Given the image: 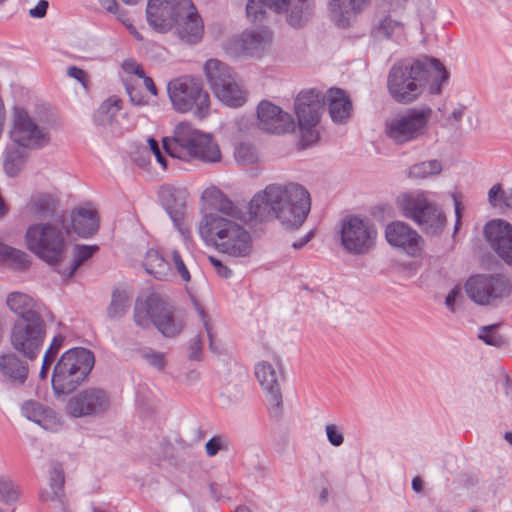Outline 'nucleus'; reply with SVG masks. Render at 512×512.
Returning <instances> with one entry per match:
<instances>
[{
    "label": "nucleus",
    "mask_w": 512,
    "mask_h": 512,
    "mask_svg": "<svg viewBox=\"0 0 512 512\" xmlns=\"http://www.w3.org/2000/svg\"><path fill=\"white\" fill-rule=\"evenodd\" d=\"M57 205L58 201L52 195L41 194L31 198L26 211L35 219L45 220L54 217Z\"/></svg>",
    "instance_id": "obj_34"
},
{
    "label": "nucleus",
    "mask_w": 512,
    "mask_h": 512,
    "mask_svg": "<svg viewBox=\"0 0 512 512\" xmlns=\"http://www.w3.org/2000/svg\"><path fill=\"white\" fill-rule=\"evenodd\" d=\"M64 486V473L60 466H56L50 473L49 487L40 493L42 502L55 501L61 498Z\"/></svg>",
    "instance_id": "obj_38"
},
{
    "label": "nucleus",
    "mask_w": 512,
    "mask_h": 512,
    "mask_svg": "<svg viewBox=\"0 0 512 512\" xmlns=\"http://www.w3.org/2000/svg\"><path fill=\"white\" fill-rule=\"evenodd\" d=\"M329 114L333 122L344 123L352 113V103L345 91L331 88L328 93Z\"/></svg>",
    "instance_id": "obj_31"
},
{
    "label": "nucleus",
    "mask_w": 512,
    "mask_h": 512,
    "mask_svg": "<svg viewBox=\"0 0 512 512\" xmlns=\"http://www.w3.org/2000/svg\"><path fill=\"white\" fill-rule=\"evenodd\" d=\"M372 0H327L331 19L339 26L346 27L355 15L366 9Z\"/></svg>",
    "instance_id": "obj_26"
},
{
    "label": "nucleus",
    "mask_w": 512,
    "mask_h": 512,
    "mask_svg": "<svg viewBox=\"0 0 512 512\" xmlns=\"http://www.w3.org/2000/svg\"><path fill=\"white\" fill-rule=\"evenodd\" d=\"M442 163L437 159L423 161L412 165L408 169V176L411 179H425L440 174Z\"/></svg>",
    "instance_id": "obj_41"
},
{
    "label": "nucleus",
    "mask_w": 512,
    "mask_h": 512,
    "mask_svg": "<svg viewBox=\"0 0 512 512\" xmlns=\"http://www.w3.org/2000/svg\"><path fill=\"white\" fill-rule=\"evenodd\" d=\"M338 234L343 250L352 255H364L374 247L377 230L369 220L348 215L341 220Z\"/></svg>",
    "instance_id": "obj_13"
},
{
    "label": "nucleus",
    "mask_w": 512,
    "mask_h": 512,
    "mask_svg": "<svg viewBox=\"0 0 512 512\" xmlns=\"http://www.w3.org/2000/svg\"><path fill=\"white\" fill-rule=\"evenodd\" d=\"M64 336L58 334L53 339L49 346V348L46 350L44 355H48V357L55 360L59 350L61 349L63 343H64Z\"/></svg>",
    "instance_id": "obj_59"
},
{
    "label": "nucleus",
    "mask_w": 512,
    "mask_h": 512,
    "mask_svg": "<svg viewBox=\"0 0 512 512\" xmlns=\"http://www.w3.org/2000/svg\"><path fill=\"white\" fill-rule=\"evenodd\" d=\"M48 6V1L40 0L34 8L29 10V15L33 18H43L46 15Z\"/></svg>",
    "instance_id": "obj_61"
},
{
    "label": "nucleus",
    "mask_w": 512,
    "mask_h": 512,
    "mask_svg": "<svg viewBox=\"0 0 512 512\" xmlns=\"http://www.w3.org/2000/svg\"><path fill=\"white\" fill-rule=\"evenodd\" d=\"M110 402V396L104 389L90 387L73 395L66 408L75 418L99 416L109 409Z\"/></svg>",
    "instance_id": "obj_17"
},
{
    "label": "nucleus",
    "mask_w": 512,
    "mask_h": 512,
    "mask_svg": "<svg viewBox=\"0 0 512 512\" xmlns=\"http://www.w3.org/2000/svg\"><path fill=\"white\" fill-rule=\"evenodd\" d=\"M0 262H10L18 266H24L27 263V254L0 241Z\"/></svg>",
    "instance_id": "obj_42"
},
{
    "label": "nucleus",
    "mask_w": 512,
    "mask_h": 512,
    "mask_svg": "<svg viewBox=\"0 0 512 512\" xmlns=\"http://www.w3.org/2000/svg\"><path fill=\"white\" fill-rule=\"evenodd\" d=\"M467 296L476 304L497 305L511 292L509 280L500 274H477L471 276L466 284Z\"/></svg>",
    "instance_id": "obj_15"
},
{
    "label": "nucleus",
    "mask_w": 512,
    "mask_h": 512,
    "mask_svg": "<svg viewBox=\"0 0 512 512\" xmlns=\"http://www.w3.org/2000/svg\"><path fill=\"white\" fill-rule=\"evenodd\" d=\"M27 248L50 265L61 262L66 251L62 229L51 223L30 225L25 233Z\"/></svg>",
    "instance_id": "obj_10"
},
{
    "label": "nucleus",
    "mask_w": 512,
    "mask_h": 512,
    "mask_svg": "<svg viewBox=\"0 0 512 512\" xmlns=\"http://www.w3.org/2000/svg\"><path fill=\"white\" fill-rule=\"evenodd\" d=\"M17 485L9 478L0 477V502L12 503L18 499Z\"/></svg>",
    "instance_id": "obj_44"
},
{
    "label": "nucleus",
    "mask_w": 512,
    "mask_h": 512,
    "mask_svg": "<svg viewBox=\"0 0 512 512\" xmlns=\"http://www.w3.org/2000/svg\"><path fill=\"white\" fill-rule=\"evenodd\" d=\"M21 412L28 420L33 421L47 431L55 432L61 427V421L57 413L37 401L24 402Z\"/></svg>",
    "instance_id": "obj_24"
},
{
    "label": "nucleus",
    "mask_w": 512,
    "mask_h": 512,
    "mask_svg": "<svg viewBox=\"0 0 512 512\" xmlns=\"http://www.w3.org/2000/svg\"><path fill=\"white\" fill-rule=\"evenodd\" d=\"M9 136L14 144L22 148L41 149L51 140L49 129L39 125L22 107H14Z\"/></svg>",
    "instance_id": "obj_14"
},
{
    "label": "nucleus",
    "mask_w": 512,
    "mask_h": 512,
    "mask_svg": "<svg viewBox=\"0 0 512 512\" xmlns=\"http://www.w3.org/2000/svg\"><path fill=\"white\" fill-rule=\"evenodd\" d=\"M447 79L448 72L438 59L421 56L395 62L387 74L386 87L396 103L407 105L416 101L426 89L430 94H439Z\"/></svg>",
    "instance_id": "obj_1"
},
{
    "label": "nucleus",
    "mask_w": 512,
    "mask_h": 512,
    "mask_svg": "<svg viewBox=\"0 0 512 512\" xmlns=\"http://www.w3.org/2000/svg\"><path fill=\"white\" fill-rule=\"evenodd\" d=\"M255 376L266 393L270 413L278 416L282 409V392L280 381L283 379L281 363L276 359V366L267 361H261L255 366Z\"/></svg>",
    "instance_id": "obj_18"
},
{
    "label": "nucleus",
    "mask_w": 512,
    "mask_h": 512,
    "mask_svg": "<svg viewBox=\"0 0 512 512\" xmlns=\"http://www.w3.org/2000/svg\"><path fill=\"white\" fill-rule=\"evenodd\" d=\"M146 20L158 33L175 28L177 36L186 43H196L203 34L202 20L191 0H148Z\"/></svg>",
    "instance_id": "obj_3"
},
{
    "label": "nucleus",
    "mask_w": 512,
    "mask_h": 512,
    "mask_svg": "<svg viewBox=\"0 0 512 512\" xmlns=\"http://www.w3.org/2000/svg\"><path fill=\"white\" fill-rule=\"evenodd\" d=\"M121 103L122 101L117 97H109L105 100L94 114L95 123L104 127L111 126L121 110Z\"/></svg>",
    "instance_id": "obj_37"
},
{
    "label": "nucleus",
    "mask_w": 512,
    "mask_h": 512,
    "mask_svg": "<svg viewBox=\"0 0 512 512\" xmlns=\"http://www.w3.org/2000/svg\"><path fill=\"white\" fill-rule=\"evenodd\" d=\"M45 335L46 324L43 318L16 320L11 328L10 344L18 353L34 360L42 349Z\"/></svg>",
    "instance_id": "obj_16"
},
{
    "label": "nucleus",
    "mask_w": 512,
    "mask_h": 512,
    "mask_svg": "<svg viewBox=\"0 0 512 512\" xmlns=\"http://www.w3.org/2000/svg\"><path fill=\"white\" fill-rule=\"evenodd\" d=\"M312 237H313V232L310 231L305 236H303L299 240L295 241L292 244V247L294 249H296V250L301 249L302 247H304L312 239Z\"/></svg>",
    "instance_id": "obj_64"
},
{
    "label": "nucleus",
    "mask_w": 512,
    "mask_h": 512,
    "mask_svg": "<svg viewBox=\"0 0 512 512\" xmlns=\"http://www.w3.org/2000/svg\"><path fill=\"white\" fill-rule=\"evenodd\" d=\"M143 265L146 272L158 280H167L171 276L169 262L156 250L147 251Z\"/></svg>",
    "instance_id": "obj_35"
},
{
    "label": "nucleus",
    "mask_w": 512,
    "mask_h": 512,
    "mask_svg": "<svg viewBox=\"0 0 512 512\" xmlns=\"http://www.w3.org/2000/svg\"><path fill=\"white\" fill-rule=\"evenodd\" d=\"M171 258L174 268L178 275L180 276V278L184 282H189L191 279V275L179 251L173 250L171 252Z\"/></svg>",
    "instance_id": "obj_53"
},
{
    "label": "nucleus",
    "mask_w": 512,
    "mask_h": 512,
    "mask_svg": "<svg viewBox=\"0 0 512 512\" xmlns=\"http://www.w3.org/2000/svg\"><path fill=\"white\" fill-rule=\"evenodd\" d=\"M221 450H228V441L222 436H214L205 444V451L209 457H214Z\"/></svg>",
    "instance_id": "obj_51"
},
{
    "label": "nucleus",
    "mask_w": 512,
    "mask_h": 512,
    "mask_svg": "<svg viewBox=\"0 0 512 512\" xmlns=\"http://www.w3.org/2000/svg\"><path fill=\"white\" fill-rule=\"evenodd\" d=\"M385 237L387 242L411 257H418L424 250V239L407 223L395 221L386 226Z\"/></svg>",
    "instance_id": "obj_19"
},
{
    "label": "nucleus",
    "mask_w": 512,
    "mask_h": 512,
    "mask_svg": "<svg viewBox=\"0 0 512 512\" xmlns=\"http://www.w3.org/2000/svg\"><path fill=\"white\" fill-rule=\"evenodd\" d=\"M313 8V0H289L282 14L286 15V20L290 26L298 28L310 19Z\"/></svg>",
    "instance_id": "obj_32"
},
{
    "label": "nucleus",
    "mask_w": 512,
    "mask_h": 512,
    "mask_svg": "<svg viewBox=\"0 0 512 512\" xmlns=\"http://www.w3.org/2000/svg\"><path fill=\"white\" fill-rule=\"evenodd\" d=\"M410 0H381L380 11L382 13H395V15L403 14Z\"/></svg>",
    "instance_id": "obj_50"
},
{
    "label": "nucleus",
    "mask_w": 512,
    "mask_h": 512,
    "mask_svg": "<svg viewBox=\"0 0 512 512\" xmlns=\"http://www.w3.org/2000/svg\"><path fill=\"white\" fill-rule=\"evenodd\" d=\"M163 148L173 158L186 162L215 164L221 161L219 145L210 133L196 129L189 122H180L171 137L163 138Z\"/></svg>",
    "instance_id": "obj_5"
},
{
    "label": "nucleus",
    "mask_w": 512,
    "mask_h": 512,
    "mask_svg": "<svg viewBox=\"0 0 512 512\" xmlns=\"http://www.w3.org/2000/svg\"><path fill=\"white\" fill-rule=\"evenodd\" d=\"M289 0H247L246 15L254 23H263L269 12L282 14Z\"/></svg>",
    "instance_id": "obj_29"
},
{
    "label": "nucleus",
    "mask_w": 512,
    "mask_h": 512,
    "mask_svg": "<svg viewBox=\"0 0 512 512\" xmlns=\"http://www.w3.org/2000/svg\"><path fill=\"white\" fill-rule=\"evenodd\" d=\"M93 353L83 347L64 352L55 363L51 384L56 395H68L82 384L93 369Z\"/></svg>",
    "instance_id": "obj_6"
},
{
    "label": "nucleus",
    "mask_w": 512,
    "mask_h": 512,
    "mask_svg": "<svg viewBox=\"0 0 512 512\" xmlns=\"http://www.w3.org/2000/svg\"><path fill=\"white\" fill-rule=\"evenodd\" d=\"M125 89L132 104L136 106H143L148 103V100L140 87L136 86L131 81L125 80Z\"/></svg>",
    "instance_id": "obj_48"
},
{
    "label": "nucleus",
    "mask_w": 512,
    "mask_h": 512,
    "mask_svg": "<svg viewBox=\"0 0 512 512\" xmlns=\"http://www.w3.org/2000/svg\"><path fill=\"white\" fill-rule=\"evenodd\" d=\"M8 308L19 316L17 320L31 321L42 318L38 311L36 301L29 295L22 292H11L6 298Z\"/></svg>",
    "instance_id": "obj_28"
},
{
    "label": "nucleus",
    "mask_w": 512,
    "mask_h": 512,
    "mask_svg": "<svg viewBox=\"0 0 512 512\" xmlns=\"http://www.w3.org/2000/svg\"><path fill=\"white\" fill-rule=\"evenodd\" d=\"M325 105V95L312 88L301 91L295 99V113L299 123L318 124Z\"/></svg>",
    "instance_id": "obj_23"
},
{
    "label": "nucleus",
    "mask_w": 512,
    "mask_h": 512,
    "mask_svg": "<svg viewBox=\"0 0 512 512\" xmlns=\"http://www.w3.org/2000/svg\"><path fill=\"white\" fill-rule=\"evenodd\" d=\"M130 297L125 291L115 290L107 308V316L112 320L121 319L130 307Z\"/></svg>",
    "instance_id": "obj_40"
},
{
    "label": "nucleus",
    "mask_w": 512,
    "mask_h": 512,
    "mask_svg": "<svg viewBox=\"0 0 512 512\" xmlns=\"http://www.w3.org/2000/svg\"><path fill=\"white\" fill-rule=\"evenodd\" d=\"M21 148L20 146H11L6 149L3 167L5 173L10 177L17 176L25 165L27 154Z\"/></svg>",
    "instance_id": "obj_39"
},
{
    "label": "nucleus",
    "mask_w": 512,
    "mask_h": 512,
    "mask_svg": "<svg viewBox=\"0 0 512 512\" xmlns=\"http://www.w3.org/2000/svg\"><path fill=\"white\" fill-rule=\"evenodd\" d=\"M273 41L271 30L266 27L244 31L237 40L241 51L248 55H260L270 48Z\"/></svg>",
    "instance_id": "obj_25"
},
{
    "label": "nucleus",
    "mask_w": 512,
    "mask_h": 512,
    "mask_svg": "<svg viewBox=\"0 0 512 512\" xmlns=\"http://www.w3.org/2000/svg\"><path fill=\"white\" fill-rule=\"evenodd\" d=\"M99 247L97 245H83L77 244L73 249V259L69 267L58 272L66 278H71L77 269L88 259H90L97 251Z\"/></svg>",
    "instance_id": "obj_36"
},
{
    "label": "nucleus",
    "mask_w": 512,
    "mask_h": 512,
    "mask_svg": "<svg viewBox=\"0 0 512 512\" xmlns=\"http://www.w3.org/2000/svg\"><path fill=\"white\" fill-rule=\"evenodd\" d=\"M203 342L199 335H195L189 345V359L199 361L201 359Z\"/></svg>",
    "instance_id": "obj_56"
},
{
    "label": "nucleus",
    "mask_w": 512,
    "mask_h": 512,
    "mask_svg": "<svg viewBox=\"0 0 512 512\" xmlns=\"http://www.w3.org/2000/svg\"><path fill=\"white\" fill-rule=\"evenodd\" d=\"M186 196L185 189L176 188L168 184L161 186L159 190L161 205L184 237L189 234V229L184 225Z\"/></svg>",
    "instance_id": "obj_22"
},
{
    "label": "nucleus",
    "mask_w": 512,
    "mask_h": 512,
    "mask_svg": "<svg viewBox=\"0 0 512 512\" xmlns=\"http://www.w3.org/2000/svg\"><path fill=\"white\" fill-rule=\"evenodd\" d=\"M207 82L215 96L230 107H240L246 102L247 93L231 67L218 59H208L204 64Z\"/></svg>",
    "instance_id": "obj_12"
},
{
    "label": "nucleus",
    "mask_w": 512,
    "mask_h": 512,
    "mask_svg": "<svg viewBox=\"0 0 512 512\" xmlns=\"http://www.w3.org/2000/svg\"><path fill=\"white\" fill-rule=\"evenodd\" d=\"M102 8L107 12L114 14L118 19V13L122 10L119 9V5L116 0H98Z\"/></svg>",
    "instance_id": "obj_62"
},
{
    "label": "nucleus",
    "mask_w": 512,
    "mask_h": 512,
    "mask_svg": "<svg viewBox=\"0 0 512 512\" xmlns=\"http://www.w3.org/2000/svg\"><path fill=\"white\" fill-rule=\"evenodd\" d=\"M73 231L82 238H87L97 232L99 227L98 216L95 211L78 209L72 214Z\"/></svg>",
    "instance_id": "obj_33"
},
{
    "label": "nucleus",
    "mask_w": 512,
    "mask_h": 512,
    "mask_svg": "<svg viewBox=\"0 0 512 512\" xmlns=\"http://www.w3.org/2000/svg\"><path fill=\"white\" fill-rule=\"evenodd\" d=\"M325 432L327 439L332 446L339 447L343 444L344 436L340 427L335 424H327Z\"/></svg>",
    "instance_id": "obj_54"
},
{
    "label": "nucleus",
    "mask_w": 512,
    "mask_h": 512,
    "mask_svg": "<svg viewBox=\"0 0 512 512\" xmlns=\"http://www.w3.org/2000/svg\"><path fill=\"white\" fill-rule=\"evenodd\" d=\"M67 75L78 80L84 87L87 86V73L83 69L70 66L67 68Z\"/></svg>",
    "instance_id": "obj_60"
},
{
    "label": "nucleus",
    "mask_w": 512,
    "mask_h": 512,
    "mask_svg": "<svg viewBox=\"0 0 512 512\" xmlns=\"http://www.w3.org/2000/svg\"><path fill=\"white\" fill-rule=\"evenodd\" d=\"M506 192L502 188L500 183L494 184L488 191V202L491 206L497 207L500 205H504V196H506Z\"/></svg>",
    "instance_id": "obj_55"
},
{
    "label": "nucleus",
    "mask_w": 512,
    "mask_h": 512,
    "mask_svg": "<svg viewBox=\"0 0 512 512\" xmlns=\"http://www.w3.org/2000/svg\"><path fill=\"white\" fill-rule=\"evenodd\" d=\"M458 295H459V291L456 289H452L446 296L445 304H446L447 308L450 309L451 311H454V303H455Z\"/></svg>",
    "instance_id": "obj_63"
},
{
    "label": "nucleus",
    "mask_w": 512,
    "mask_h": 512,
    "mask_svg": "<svg viewBox=\"0 0 512 512\" xmlns=\"http://www.w3.org/2000/svg\"><path fill=\"white\" fill-rule=\"evenodd\" d=\"M140 357L150 366L162 371L166 367L165 354L152 348L145 347L139 351Z\"/></svg>",
    "instance_id": "obj_43"
},
{
    "label": "nucleus",
    "mask_w": 512,
    "mask_h": 512,
    "mask_svg": "<svg viewBox=\"0 0 512 512\" xmlns=\"http://www.w3.org/2000/svg\"><path fill=\"white\" fill-rule=\"evenodd\" d=\"M133 320L142 329L155 326L165 337H174L182 330V324L174 318L172 306L156 297L137 299Z\"/></svg>",
    "instance_id": "obj_11"
},
{
    "label": "nucleus",
    "mask_w": 512,
    "mask_h": 512,
    "mask_svg": "<svg viewBox=\"0 0 512 512\" xmlns=\"http://www.w3.org/2000/svg\"><path fill=\"white\" fill-rule=\"evenodd\" d=\"M484 234L496 255L512 266V225L505 220H492L485 225Z\"/></svg>",
    "instance_id": "obj_20"
},
{
    "label": "nucleus",
    "mask_w": 512,
    "mask_h": 512,
    "mask_svg": "<svg viewBox=\"0 0 512 512\" xmlns=\"http://www.w3.org/2000/svg\"><path fill=\"white\" fill-rule=\"evenodd\" d=\"M311 210L308 190L296 182L272 183L257 192L249 203L255 219H277L286 228H299Z\"/></svg>",
    "instance_id": "obj_2"
},
{
    "label": "nucleus",
    "mask_w": 512,
    "mask_h": 512,
    "mask_svg": "<svg viewBox=\"0 0 512 512\" xmlns=\"http://www.w3.org/2000/svg\"><path fill=\"white\" fill-rule=\"evenodd\" d=\"M29 367L26 361L15 353L0 355V374L15 386H23L27 380Z\"/></svg>",
    "instance_id": "obj_27"
},
{
    "label": "nucleus",
    "mask_w": 512,
    "mask_h": 512,
    "mask_svg": "<svg viewBox=\"0 0 512 512\" xmlns=\"http://www.w3.org/2000/svg\"><path fill=\"white\" fill-rule=\"evenodd\" d=\"M259 129L272 133L284 134L294 129L292 116L269 101H262L257 108Z\"/></svg>",
    "instance_id": "obj_21"
},
{
    "label": "nucleus",
    "mask_w": 512,
    "mask_h": 512,
    "mask_svg": "<svg viewBox=\"0 0 512 512\" xmlns=\"http://www.w3.org/2000/svg\"><path fill=\"white\" fill-rule=\"evenodd\" d=\"M377 26V34L397 44L406 40V25L402 14L384 13Z\"/></svg>",
    "instance_id": "obj_30"
},
{
    "label": "nucleus",
    "mask_w": 512,
    "mask_h": 512,
    "mask_svg": "<svg viewBox=\"0 0 512 512\" xmlns=\"http://www.w3.org/2000/svg\"><path fill=\"white\" fill-rule=\"evenodd\" d=\"M198 232L205 242L233 258L250 256L253 240L250 233L237 221L218 213L205 214L198 225Z\"/></svg>",
    "instance_id": "obj_4"
},
{
    "label": "nucleus",
    "mask_w": 512,
    "mask_h": 512,
    "mask_svg": "<svg viewBox=\"0 0 512 512\" xmlns=\"http://www.w3.org/2000/svg\"><path fill=\"white\" fill-rule=\"evenodd\" d=\"M318 124H303L299 123L300 132H301V144L303 147H308L317 142L319 138V134L315 127Z\"/></svg>",
    "instance_id": "obj_47"
},
{
    "label": "nucleus",
    "mask_w": 512,
    "mask_h": 512,
    "mask_svg": "<svg viewBox=\"0 0 512 512\" xmlns=\"http://www.w3.org/2000/svg\"><path fill=\"white\" fill-rule=\"evenodd\" d=\"M235 159L241 165H248L255 163L258 160L256 149L246 143H242L235 149Z\"/></svg>",
    "instance_id": "obj_45"
},
{
    "label": "nucleus",
    "mask_w": 512,
    "mask_h": 512,
    "mask_svg": "<svg viewBox=\"0 0 512 512\" xmlns=\"http://www.w3.org/2000/svg\"><path fill=\"white\" fill-rule=\"evenodd\" d=\"M147 142H148V145H149V149L154 154L157 162L164 169H166L167 168V160H166V157L163 154V152H162V150H161V148L159 146L158 141L155 140L154 138L150 137V138L147 139Z\"/></svg>",
    "instance_id": "obj_57"
},
{
    "label": "nucleus",
    "mask_w": 512,
    "mask_h": 512,
    "mask_svg": "<svg viewBox=\"0 0 512 512\" xmlns=\"http://www.w3.org/2000/svg\"><path fill=\"white\" fill-rule=\"evenodd\" d=\"M432 113L430 107L402 111L385 121V135L396 145L416 141L426 135Z\"/></svg>",
    "instance_id": "obj_9"
},
{
    "label": "nucleus",
    "mask_w": 512,
    "mask_h": 512,
    "mask_svg": "<svg viewBox=\"0 0 512 512\" xmlns=\"http://www.w3.org/2000/svg\"><path fill=\"white\" fill-rule=\"evenodd\" d=\"M479 338L487 345L500 347L504 340L503 337L497 332L496 325L484 326L480 329Z\"/></svg>",
    "instance_id": "obj_46"
},
{
    "label": "nucleus",
    "mask_w": 512,
    "mask_h": 512,
    "mask_svg": "<svg viewBox=\"0 0 512 512\" xmlns=\"http://www.w3.org/2000/svg\"><path fill=\"white\" fill-rule=\"evenodd\" d=\"M118 20L121 23H123V25H125V27L128 29L130 34L133 35V37L136 40L143 41V36L138 32L136 27L131 23L126 10H122L121 12L118 13Z\"/></svg>",
    "instance_id": "obj_58"
},
{
    "label": "nucleus",
    "mask_w": 512,
    "mask_h": 512,
    "mask_svg": "<svg viewBox=\"0 0 512 512\" xmlns=\"http://www.w3.org/2000/svg\"><path fill=\"white\" fill-rule=\"evenodd\" d=\"M167 92L177 112L192 111L199 119L209 114L210 97L199 80L188 76L173 79L167 85Z\"/></svg>",
    "instance_id": "obj_8"
},
{
    "label": "nucleus",
    "mask_w": 512,
    "mask_h": 512,
    "mask_svg": "<svg viewBox=\"0 0 512 512\" xmlns=\"http://www.w3.org/2000/svg\"><path fill=\"white\" fill-rule=\"evenodd\" d=\"M401 213L417 224L426 235H439L445 225L446 217L437 204L430 200L428 192L415 190L402 193L397 198Z\"/></svg>",
    "instance_id": "obj_7"
},
{
    "label": "nucleus",
    "mask_w": 512,
    "mask_h": 512,
    "mask_svg": "<svg viewBox=\"0 0 512 512\" xmlns=\"http://www.w3.org/2000/svg\"><path fill=\"white\" fill-rule=\"evenodd\" d=\"M198 313H199V317L203 323V326L205 327V330L207 332V336L209 338V349L211 350V352H213L215 354H220L221 353V345L214 338V335L212 332V327L210 326V324L207 320L206 313L200 307H198Z\"/></svg>",
    "instance_id": "obj_52"
},
{
    "label": "nucleus",
    "mask_w": 512,
    "mask_h": 512,
    "mask_svg": "<svg viewBox=\"0 0 512 512\" xmlns=\"http://www.w3.org/2000/svg\"><path fill=\"white\" fill-rule=\"evenodd\" d=\"M205 194L206 195L207 194L214 195L215 197L219 196L221 198L220 202H219L218 210L222 214H225L228 216H235L237 214V212H238L237 207L229 199L223 197V195L221 194V192L219 190H217V189L206 190Z\"/></svg>",
    "instance_id": "obj_49"
}]
</instances>
